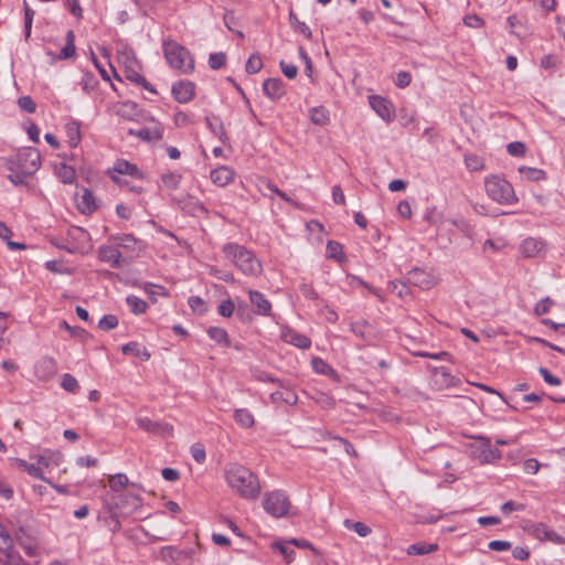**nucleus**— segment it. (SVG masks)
Here are the masks:
<instances>
[{"label":"nucleus","instance_id":"nucleus-1","mask_svg":"<svg viewBox=\"0 0 565 565\" xmlns=\"http://www.w3.org/2000/svg\"><path fill=\"white\" fill-rule=\"evenodd\" d=\"M225 480L228 487L243 499L254 500L260 493L258 477L242 465L232 463L227 466Z\"/></svg>","mask_w":565,"mask_h":565},{"label":"nucleus","instance_id":"nucleus-2","mask_svg":"<svg viewBox=\"0 0 565 565\" xmlns=\"http://www.w3.org/2000/svg\"><path fill=\"white\" fill-rule=\"evenodd\" d=\"M223 253L225 258L244 275L257 277L262 274L260 260L245 246L237 243H228L223 246Z\"/></svg>","mask_w":565,"mask_h":565},{"label":"nucleus","instance_id":"nucleus-3","mask_svg":"<svg viewBox=\"0 0 565 565\" xmlns=\"http://www.w3.org/2000/svg\"><path fill=\"white\" fill-rule=\"evenodd\" d=\"M461 435L473 439L472 443L466 446V452L471 460L479 465H489L501 459V451L491 447V441L488 437L472 436L466 433H462Z\"/></svg>","mask_w":565,"mask_h":565},{"label":"nucleus","instance_id":"nucleus-4","mask_svg":"<svg viewBox=\"0 0 565 565\" xmlns=\"http://www.w3.org/2000/svg\"><path fill=\"white\" fill-rule=\"evenodd\" d=\"M164 57L169 65L182 73H190L194 70V61L190 52L174 41L163 43Z\"/></svg>","mask_w":565,"mask_h":565},{"label":"nucleus","instance_id":"nucleus-5","mask_svg":"<svg viewBox=\"0 0 565 565\" xmlns=\"http://www.w3.org/2000/svg\"><path fill=\"white\" fill-rule=\"evenodd\" d=\"M487 194L501 204H513L518 201L512 185L499 175H490L484 180Z\"/></svg>","mask_w":565,"mask_h":565},{"label":"nucleus","instance_id":"nucleus-6","mask_svg":"<svg viewBox=\"0 0 565 565\" xmlns=\"http://www.w3.org/2000/svg\"><path fill=\"white\" fill-rule=\"evenodd\" d=\"M41 164V157L36 149L34 148H23L21 149L15 159H11L7 161V169H18L26 173H35Z\"/></svg>","mask_w":565,"mask_h":565},{"label":"nucleus","instance_id":"nucleus-7","mask_svg":"<svg viewBox=\"0 0 565 565\" xmlns=\"http://www.w3.org/2000/svg\"><path fill=\"white\" fill-rule=\"evenodd\" d=\"M288 497L280 490L266 492L264 494V510L274 518H282L288 514L290 509Z\"/></svg>","mask_w":565,"mask_h":565},{"label":"nucleus","instance_id":"nucleus-8","mask_svg":"<svg viewBox=\"0 0 565 565\" xmlns=\"http://www.w3.org/2000/svg\"><path fill=\"white\" fill-rule=\"evenodd\" d=\"M115 509L116 511H113L114 516H118V514L121 515H129L138 511L142 505V500L139 495L132 494V493H121L116 495L115 498Z\"/></svg>","mask_w":565,"mask_h":565},{"label":"nucleus","instance_id":"nucleus-9","mask_svg":"<svg viewBox=\"0 0 565 565\" xmlns=\"http://www.w3.org/2000/svg\"><path fill=\"white\" fill-rule=\"evenodd\" d=\"M136 423L140 429L153 435L161 437L173 435V426L169 423L152 420L148 417H138Z\"/></svg>","mask_w":565,"mask_h":565},{"label":"nucleus","instance_id":"nucleus-10","mask_svg":"<svg viewBox=\"0 0 565 565\" xmlns=\"http://www.w3.org/2000/svg\"><path fill=\"white\" fill-rule=\"evenodd\" d=\"M370 105L373 110L385 121L390 122L394 116V107L390 100L381 96H371Z\"/></svg>","mask_w":565,"mask_h":565},{"label":"nucleus","instance_id":"nucleus-11","mask_svg":"<svg viewBox=\"0 0 565 565\" xmlns=\"http://www.w3.org/2000/svg\"><path fill=\"white\" fill-rule=\"evenodd\" d=\"M249 301L254 308V313L258 316L269 317L271 313L270 301L259 291L248 290Z\"/></svg>","mask_w":565,"mask_h":565},{"label":"nucleus","instance_id":"nucleus-12","mask_svg":"<svg viewBox=\"0 0 565 565\" xmlns=\"http://www.w3.org/2000/svg\"><path fill=\"white\" fill-rule=\"evenodd\" d=\"M408 281L420 289H429L436 284V278L423 269L415 268L408 273Z\"/></svg>","mask_w":565,"mask_h":565},{"label":"nucleus","instance_id":"nucleus-13","mask_svg":"<svg viewBox=\"0 0 565 565\" xmlns=\"http://www.w3.org/2000/svg\"><path fill=\"white\" fill-rule=\"evenodd\" d=\"M264 94L271 100L280 99L285 93V84L280 78H267L263 83Z\"/></svg>","mask_w":565,"mask_h":565},{"label":"nucleus","instance_id":"nucleus-14","mask_svg":"<svg viewBox=\"0 0 565 565\" xmlns=\"http://www.w3.org/2000/svg\"><path fill=\"white\" fill-rule=\"evenodd\" d=\"M172 95L179 103H188L194 96V84L189 81H180L172 86Z\"/></svg>","mask_w":565,"mask_h":565},{"label":"nucleus","instance_id":"nucleus-15","mask_svg":"<svg viewBox=\"0 0 565 565\" xmlns=\"http://www.w3.org/2000/svg\"><path fill=\"white\" fill-rule=\"evenodd\" d=\"M129 135L139 137L145 141H154L162 138L163 128L159 122H154L149 127H143L138 130L130 129Z\"/></svg>","mask_w":565,"mask_h":565},{"label":"nucleus","instance_id":"nucleus-16","mask_svg":"<svg viewBox=\"0 0 565 565\" xmlns=\"http://www.w3.org/2000/svg\"><path fill=\"white\" fill-rule=\"evenodd\" d=\"M532 533L536 539H539L541 541H550V542H553L556 544L565 543V539L559 536L555 531L550 529L544 523H539V524L533 525Z\"/></svg>","mask_w":565,"mask_h":565},{"label":"nucleus","instance_id":"nucleus-17","mask_svg":"<svg viewBox=\"0 0 565 565\" xmlns=\"http://www.w3.org/2000/svg\"><path fill=\"white\" fill-rule=\"evenodd\" d=\"M235 172L227 166H221L211 171V180L217 186H225L234 179Z\"/></svg>","mask_w":565,"mask_h":565},{"label":"nucleus","instance_id":"nucleus-18","mask_svg":"<svg viewBox=\"0 0 565 565\" xmlns=\"http://www.w3.org/2000/svg\"><path fill=\"white\" fill-rule=\"evenodd\" d=\"M121 257V253L116 247L103 246L99 248V258L103 262L110 263L114 268H120L122 266Z\"/></svg>","mask_w":565,"mask_h":565},{"label":"nucleus","instance_id":"nucleus-19","mask_svg":"<svg viewBox=\"0 0 565 565\" xmlns=\"http://www.w3.org/2000/svg\"><path fill=\"white\" fill-rule=\"evenodd\" d=\"M543 246L544 243L541 239L529 237L522 242L520 250L524 257H535Z\"/></svg>","mask_w":565,"mask_h":565},{"label":"nucleus","instance_id":"nucleus-20","mask_svg":"<svg viewBox=\"0 0 565 565\" xmlns=\"http://www.w3.org/2000/svg\"><path fill=\"white\" fill-rule=\"evenodd\" d=\"M121 352L124 354H132L142 361H148L151 356L150 352L147 350L146 347L135 341L124 344L121 347Z\"/></svg>","mask_w":565,"mask_h":565},{"label":"nucleus","instance_id":"nucleus-21","mask_svg":"<svg viewBox=\"0 0 565 565\" xmlns=\"http://www.w3.org/2000/svg\"><path fill=\"white\" fill-rule=\"evenodd\" d=\"M39 379L47 380L56 373V361L53 358H43L36 366Z\"/></svg>","mask_w":565,"mask_h":565},{"label":"nucleus","instance_id":"nucleus-22","mask_svg":"<svg viewBox=\"0 0 565 565\" xmlns=\"http://www.w3.org/2000/svg\"><path fill=\"white\" fill-rule=\"evenodd\" d=\"M115 241L117 242L118 246L127 249V250H141L145 246L142 242L136 237H134L131 234H122L117 237H115Z\"/></svg>","mask_w":565,"mask_h":565},{"label":"nucleus","instance_id":"nucleus-23","mask_svg":"<svg viewBox=\"0 0 565 565\" xmlns=\"http://www.w3.org/2000/svg\"><path fill=\"white\" fill-rule=\"evenodd\" d=\"M77 206L78 210L84 214H90L97 209L95 198L89 190L84 189V192L82 194L81 201L77 203Z\"/></svg>","mask_w":565,"mask_h":565},{"label":"nucleus","instance_id":"nucleus-24","mask_svg":"<svg viewBox=\"0 0 565 565\" xmlns=\"http://www.w3.org/2000/svg\"><path fill=\"white\" fill-rule=\"evenodd\" d=\"M310 120L317 126H327L330 121V114L323 106L313 107L310 110Z\"/></svg>","mask_w":565,"mask_h":565},{"label":"nucleus","instance_id":"nucleus-25","mask_svg":"<svg viewBox=\"0 0 565 565\" xmlns=\"http://www.w3.org/2000/svg\"><path fill=\"white\" fill-rule=\"evenodd\" d=\"M285 341L300 349H308L311 344L309 338L295 331H288L284 334Z\"/></svg>","mask_w":565,"mask_h":565},{"label":"nucleus","instance_id":"nucleus-26","mask_svg":"<svg viewBox=\"0 0 565 565\" xmlns=\"http://www.w3.org/2000/svg\"><path fill=\"white\" fill-rule=\"evenodd\" d=\"M55 173L57 178L65 184H72L76 179L75 170L65 163L58 164L55 168Z\"/></svg>","mask_w":565,"mask_h":565},{"label":"nucleus","instance_id":"nucleus-27","mask_svg":"<svg viewBox=\"0 0 565 565\" xmlns=\"http://www.w3.org/2000/svg\"><path fill=\"white\" fill-rule=\"evenodd\" d=\"M437 544H428L425 542L415 543L408 546L407 554L408 555H425L437 551Z\"/></svg>","mask_w":565,"mask_h":565},{"label":"nucleus","instance_id":"nucleus-28","mask_svg":"<svg viewBox=\"0 0 565 565\" xmlns=\"http://www.w3.org/2000/svg\"><path fill=\"white\" fill-rule=\"evenodd\" d=\"M234 418L236 423L244 428H250L255 424L253 414L245 408L236 409L234 413Z\"/></svg>","mask_w":565,"mask_h":565},{"label":"nucleus","instance_id":"nucleus-29","mask_svg":"<svg viewBox=\"0 0 565 565\" xmlns=\"http://www.w3.org/2000/svg\"><path fill=\"white\" fill-rule=\"evenodd\" d=\"M66 136L68 138V145L72 148L77 147V145L81 141V130H79V124L78 122H70L65 126Z\"/></svg>","mask_w":565,"mask_h":565},{"label":"nucleus","instance_id":"nucleus-30","mask_svg":"<svg viewBox=\"0 0 565 565\" xmlns=\"http://www.w3.org/2000/svg\"><path fill=\"white\" fill-rule=\"evenodd\" d=\"M270 399L274 403L284 402L289 405H295L298 401V397L295 392L287 390L285 392L277 391L271 393Z\"/></svg>","mask_w":565,"mask_h":565},{"label":"nucleus","instance_id":"nucleus-31","mask_svg":"<svg viewBox=\"0 0 565 565\" xmlns=\"http://www.w3.org/2000/svg\"><path fill=\"white\" fill-rule=\"evenodd\" d=\"M311 398L323 409H332L335 406V399L323 392H315Z\"/></svg>","mask_w":565,"mask_h":565},{"label":"nucleus","instance_id":"nucleus-32","mask_svg":"<svg viewBox=\"0 0 565 565\" xmlns=\"http://www.w3.org/2000/svg\"><path fill=\"white\" fill-rule=\"evenodd\" d=\"M74 41H75V35H74V32L71 30L66 33V44L60 52V58L67 60L75 55Z\"/></svg>","mask_w":565,"mask_h":565},{"label":"nucleus","instance_id":"nucleus-33","mask_svg":"<svg viewBox=\"0 0 565 565\" xmlns=\"http://www.w3.org/2000/svg\"><path fill=\"white\" fill-rule=\"evenodd\" d=\"M114 172L118 174H128L132 177H140V172L135 164L128 161H118L114 167Z\"/></svg>","mask_w":565,"mask_h":565},{"label":"nucleus","instance_id":"nucleus-34","mask_svg":"<svg viewBox=\"0 0 565 565\" xmlns=\"http://www.w3.org/2000/svg\"><path fill=\"white\" fill-rule=\"evenodd\" d=\"M126 301L135 315L145 313L148 308L147 302L136 296H128Z\"/></svg>","mask_w":565,"mask_h":565},{"label":"nucleus","instance_id":"nucleus-35","mask_svg":"<svg viewBox=\"0 0 565 565\" xmlns=\"http://www.w3.org/2000/svg\"><path fill=\"white\" fill-rule=\"evenodd\" d=\"M271 548L274 551H278L279 553H281V555L284 556V558L287 563H291L295 559V551L289 550L286 546V541H275L271 544Z\"/></svg>","mask_w":565,"mask_h":565},{"label":"nucleus","instance_id":"nucleus-36","mask_svg":"<svg viewBox=\"0 0 565 565\" xmlns=\"http://www.w3.org/2000/svg\"><path fill=\"white\" fill-rule=\"evenodd\" d=\"M465 164L470 171H481L484 169V161L477 154H466Z\"/></svg>","mask_w":565,"mask_h":565},{"label":"nucleus","instance_id":"nucleus-37","mask_svg":"<svg viewBox=\"0 0 565 565\" xmlns=\"http://www.w3.org/2000/svg\"><path fill=\"white\" fill-rule=\"evenodd\" d=\"M128 482L129 480L124 473H117L109 478V487L116 492L124 490L128 486Z\"/></svg>","mask_w":565,"mask_h":565},{"label":"nucleus","instance_id":"nucleus-38","mask_svg":"<svg viewBox=\"0 0 565 565\" xmlns=\"http://www.w3.org/2000/svg\"><path fill=\"white\" fill-rule=\"evenodd\" d=\"M519 172L524 174L531 181H540L545 178V172L541 169L530 168V167H520Z\"/></svg>","mask_w":565,"mask_h":565},{"label":"nucleus","instance_id":"nucleus-39","mask_svg":"<svg viewBox=\"0 0 565 565\" xmlns=\"http://www.w3.org/2000/svg\"><path fill=\"white\" fill-rule=\"evenodd\" d=\"M10 171L8 179L15 185H24L26 184L28 178L31 177V173H26L21 170L8 169Z\"/></svg>","mask_w":565,"mask_h":565},{"label":"nucleus","instance_id":"nucleus-40","mask_svg":"<svg viewBox=\"0 0 565 565\" xmlns=\"http://www.w3.org/2000/svg\"><path fill=\"white\" fill-rule=\"evenodd\" d=\"M289 20H290V23L296 29V31L302 33L307 39H311L312 33H311L309 26L306 23L299 21V19L294 13V11L289 12Z\"/></svg>","mask_w":565,"mask_h":565},{"label":"nucleus","instance_id":"nucleus-41","mask_svg":"<svg viewBox=\"0 0 565 565\" xmlns=\"http://www.w3.org/2000/svg\"><path fill=\"white\" fill-rule=\"evenodd\" d=\"M263 61L258 54H252L247 62L245 70L248 74H256L263 68Z\"/></svg>","mask_w":565,"mask_h":565},{"label":"nucleus","instance_id":"nucleus-42","mask_svg":"<svg viewBox=\"0 0 565 565\" xmlns=\"http://www.w3.org/2000/svg\"><path fill=\"white\" fill-rule=\"evenodd\" d=\"M13 547V540L4 529V526L0 523V551L9 552Z\"/></svg>","mask_w":565,"mask_h":565},{"label":"nucleus","instance_id":"nucleus-43","mask_svg":"<svg viewBox=\"0 0 565 565\" xmlns=\"http://www.w3.org/2000/svg\"><path fill=\"white\" fill-rule=\"evenodd\" d=\"M312 367L317 373L324 374V375H331L334 374L333 369L322 359L315 358L311 361Z\"/></svg>","mask_w":565,"mask_h":565},{"label":"nucleus","instance_id":"nucleus-44","mask_svg":"<svg viewBox=\"0 0 565 565\" xmlns=\"http://www.w3.org/2000/svg\"><path fill=\"white\" fill-rule=\"evenodd\" d=\"M342 255V245L338 242L329 241L327 244V256L332 259H341Z\"/></svg>","mask_w":565,"mask_h":565},{"label":"nucleus","instance_id":"nucleus-45","mask_svg":"<svg viewBox=\"0 0 565 565\" xmlns=\"http://www.w3.org/2000/svg\"><path fill=\"white\" fill-rule=\"evenodd\" d=\"M207 334L210 335L211 339L218 343L228 344L227 332L222 328L212 327L207 330Z\"/></svg>","mask_w":565,"mask_h":565},{"label":"nucleus","instance_id":"nucleus-46","mask_svg":"<svg viewBox=\"0 0 565 565\" xmlns=\"http://www.w3.org/2000/svg\"><path fill=\"white\" fill-rule=\"evenodd\" d=\"M81 85L86 93H90L97 87L98 79L94 74L85 73L82 77Z\"/></svg>","mask_w":565,"mask_h":565},{"label":"nucleus","instance_id":"nucleus-47","mask_svg":"<svg viewBox=\"0 0 565 565\" xmlns=\"http://www.w3.org/2000/svg\"><path fill=\"white\" fill-rule=\"evenodd\" d=\"M117 326H118V319L114 315H106L98 322L99 329H102L104 331H109L111 329H115Z\"/></svg>","mask_w":565,"mask_h":565},{"label":"nucleus","instance_id":"nucleus-48","mask_svg":"<svg viewBox=\"0 0 565 565\" xmlns=\"http://www.w3.org/2000/svg\"><path fill=\"white\" fill-rule=\"evenodd\" d=\"M61 386L65 391L74 393L78 390V382L73 375L66 373L62 377Z\"/></svg>","mask_w":565,"mask_h":565},{"label":"nucleus","instance_id":"nucleus-49","mask_svg":"<svg viewBox=\"0 0 565 565\" xmlns=\"http://www.w3.org/2000/svg\"><path fill=\"white\" fill-rule=\"evenodd\" d=\"M226 55L224 53H214L210 55L209 65L212 70H220L224 66Z\"/></svg>","mask_w":565,"mask_h":565},{"label":"nucleus","instance_id":"nucleus-50","mask_svg":"<svg viewBox=\"0 0 565 565\" xmlns=\"http://www.w3.org/2000/svg\"><path fill=\"white\" fill-rule=\"evenodd\" d=\"M235 310V303L231 299H226L218 306V313L222 317L230 318Z\"/></svg>","mask_w":565,"mask_h":565},{"label":"nucleus","instance_id":"nucleus-51","mask_svg":"<svg viewBox=\"0 0 565 565\" xmlns=\"http://www.w3.org/2000/svg\"><path fill=\"white\" fill-rule=\"evenodd\" d=\"M18 104L21 109L29 114H33L36 109V104L30 96H22L18 99Z\"/></svg>","mask_w":565,"mask_h":565},{"label":"nucleus","instance_id":"nucleus-52","mask_svg":"<svg viewBox=\"0 0 565 565\" xmlns=\"http://www.w3.org/2000/svg\"><path fill=\"white\" fill-rule=\"evenodd\" d=\"M33 17H34V11L26 3H24V28H25V38L26 39L31 34Z\"/></svg>","mask_w":565,"mask_h":565},{"label":"nucleus","instance_id":"nucleus-53","mask_svg":"<svg viewBox=\"0 0 565 565\" xmlns=\"http://www.w3.org/2000/svg\"><path fill=\"white\" fill-rule=\"evenodd\" d=\"M188 302L191 309L195 312L203 313L207 309L204 300L198 296L190 297Z\"/></svg>","mask_w":565,"mask_h":565},{"label":"nucleus","instance_id":"nucleus-54","mask_svg":"<svg viewBox=\"0 0 565 565\" xmlns=\"http://www.w3.org/2000/svg\"><path fill=\"white\" fill-rule=\"evenodd\" d=\"M191 454H192L193 459L198 463H203L206 459L205 449H204L203 445H201V444H194L191 447Z\"/></svg>","mask_w":565,"mask_h":565},{"label":"nucleus","instance_id":"nucleus-55","mask_svg":"<svg viewBox=\"0 0 565 565\" xmlns=\"http://www.w3.org/2000/svg\"><path fill=\"white\" fill-rule=\"evenodd\" d=\"M508 152L514 157H521L525 154L526 147L521 141L511 142L507 147Z\"/></svg>","mask_w":565,"mask_h":565},{"label":"nucleus","instance_id":"nucleus-56","mask_svg":"<svg viewBox=\"0 0 565 565\" xmlns=\"http://www.w3.org/2000/svg\"><path fill=\"white\" fill-rule=\"evenodd\" d=\"M553 305V301L546 297L535 305L534 313L536 316H543L547 313Z\"/></svg>","mask_w":565,"mask_h":565},{"label":"nucleus","instance_id":"nucleus-57","mask_svg":"<svg viewBox=\"0 0 565 565\" xmlns=\"http://www.w3.org/2000/svg\"><path fill=\"white\" fill-rule=\"evenodd\" d=\"M286 543L295 545L299 548H308L316 555L320 554L319 551L307 540L290 539V540L286 541Z\"/></svg>","mask_w":565,"mask_h":565},{"label":"nucleus","instance_id":"nucleus-58","mask_svg":"<svg viewBox=\"0 0 565 565\" xmlns=\"http://www.w3.org/2000/svg\"><path fill=\"white\" fill-rule=\"evenodd\" d=\"M180 179H181V177L179 174H175V173H166L161 178L162 183L168 189H175L178 186L179 182H180Z\"/></svg>","mask_w":565,"mask_h":565},{"label":"nucleus","instance_id":"nucleus-59","mask_svg":"<svg viewBox=\"0 0 565 565\" xmlns=\"http://www.w3.org/2000/svg\"><path fill=\"white\" fill-rule=\"evenodd\" d=\"M541 466L542 465L535 458H529L523 462V469L529 475H536Z\"/></svg>","mask_w":565,"mask_h":565},{"label":"nucleus","instance_id":"nucleus-60","mask_svg":"<svg viewBox=\"0 0 565 565\" xmlns=\"http://www.w3.org/2000/svg\"><path fill=\"white\" fill-rule=\"evenodd\" d=\"M64 3L74 17H76L77 19H82L83 9L79 4V0H65Z\"/></svg>","mask_w":565,"mask_h":565},{"label":"nucleus","instance_id":"nucleus-61","mask_svg":"<svg viewBox=\"0 0 565 565\" xmlns=\"http://www.w3.org/2000/svg\"><path fill=\"white\" fill-rule=\"evenodd\" d=\"M539 373L542 375L543 380L550 385H559L561 380L557 376H554L546 367H540Z\"/></svg>","mask_w":565,"mask_h":565},{"label":"nucleus","instance_id":"nucleus-62","mask_svg":"<svg viewBox=\"0 0 565 565\" xmlns=\"http://www.w3.org/2000/svg\"><path fill=\"white\" fill-rule=\"evenodd\" d=\"M210 274L217 277L221 280H224L226 282H234L235 278L232 273L223 271L217 268L211 267Z\"/></svg>","mask_w":565,"mask_h":565},{"label":"nucleus","instance_id":"nucleus-63","mask_svg":"<svg viewBox=\"0 0 565 565\" xmlns=\"http://www.w3.org/2000/svg\"><path fill=\"white\" fill-rule=\"evenodd\" d=\"M558 65V60L555 55L548 54L541 58V66L545 70H554Z\"/></svg>","mask_w":565,"mask_h":565},{"label":"nucleus","instance_id":"nucleus-64","mask_svg":"<svg viewBox=\"0 0 565 565\" xmlns=\"http://www.w3.org/2000/svg\"><path fill=\"white\" fill-rule=\"evenodd\" d=\"M279 65H280L281 72L284 73V75L286 77L292 79L297 76V74H298L297 66H295L292 64H287L284 61H281Z\"/></svg>","mask_w":565,"mask_h":565}]
</instances>
